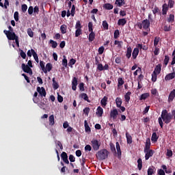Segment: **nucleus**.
<instances>
[{
	"instance_id": "obj_35",
	"label": "nucleus",
	"mask_w": 175,
	"mask_h": 175,
	"mask_svg": "<svg viewBox=\"0 0 175 175\" xmlns=\"http://www.w3.org/2000/svg\"><path fill=\"white\" fill-rule=\"evenodd\" d=\"M67 29H68V26H66V25H61L60 31H61L62 33H63V34L66 33Z\"/></svg>"
},
{
	"instance_id": "obj_34",
	"label": "nucleus",
	"mask_w": 175,
	"mask_h": 175,
	"mask_svg": "<svg viewBox=\"0 0 175 175\" xmlns=\"http://www.w3.org/2000/svg\"><path fill=\"white\" fill-rule=\"evenodd\" d=\"M49 125H51V126H53V125H54L55 124V122H54V115H51L49 116Z\"/></svg>"
},
{
	"instance_id": "obj_42",
	"label": "nucleus",
	"mask_w": 175,
	"mask_h": 175,
	"mask_svg": "<svg viewBox=\"0 0 175 175\" xmlns=\"http://www.w3.org/2000/svg\"><path fill=\"white\" fill-rule=\"evenodd\" d=\"M89 42H94L95 40V33L92 32L89 34Z\"/></svg>"
},
{
	"instance_id": "obj_1",
	"label": "nucleus",
	"mask_w": 175,
	"mask_h": 175,
	"mask_svg": "<svg viewBox=\"0 0 175 175\" xmlns=\"http://www.w3.org/2000/svg\"><path fill=\"white\" fill-rule=\"evenodd\" d=\"M173 117H174L173 113L168 112L166 109L163 110L161 117L158 119L161 128H163V122L167 124H170V122H172V120H173Z\"/></svg>"
},
{
	"instance_id": "obj_4",
	"label": "nucleus",
	"mask_w": 175,
	"mask_h": 175,
	"mask_svg": "<svg viewBox=\"0 0 175 175\" xmlns=\"http://www.w3.org/2000/svg\"><path fill=\"white\" fill-rule=\"evenodd\" d=\"M92 143V147L94 151H98L100 147V143L98 139H93L91 141Z\"/></svg>"
},
{
	"instance_id": "obj_64",
	"label": "nucleus",
	"mask_w": 175,
	"mask_h": 175,
	"mask_svg": "<svg viewBox=\"0 0 175 175\" xmlns=\"http://www.w3.org/2000/svg\"><path fill=\"white\" fill-rule=\"evenodd\" d=\"M14 18L15 21H18V12H14Z\"/></svg>"
},
{
	"instance_id": "obj_23",
	"label": "nucleus",
	"mask_w": 175,
	"mask_h": 175,
	"mask_svg": "<svg viewBox=\"0 0 175 175\" xmlns=\"http://www.w3.org/2000/svg\"><path fill=\"white\" fill-rule=\"evenodd\" d=\"M31 53L36 62H37V64H39V57L38 56V53H36L35 50L32 49H31Z\"/></svg>"
},
{
	"instance_id": "obj_28",
	"label": "nucleus",
	"mask_w": 175,
	"mask_h": 175,
	"mask_svg": "<svg viewBox=\"0 0 175 175\" xmlns=\"http://www.w3.org/2000/svg\"><path fill=\"white\" fill-rule=\"evenodd\" d=\"M100 103H101V106H103V107H106V105H107V96H104L101 99Z\"/></svg>"
},
{
	"instance_id": "obj_43",
	"label": "nucleus",
	"mask_w": 175,
	"mask_h": 175,
	"mask_svg": "<svg viewBox=\"0 0 175 175\" xmlns=\"http://www.w3.org/2000/svg\"><path fill=\"white\" fill-rule=\"evenodd\" d=\"M111 151L113 152V154H117V150H116V146L113 143L109 144Z\"/></svg>"
},
{
	"instance_id": "obj_9",
	"label": "nucleus",
	"mask_w": 175,
	"mask_h": 175,
	"mask_svg": "<svg viewBox=\"0 0 175 175\" xmlns=\"http://www.w3.org/2000/svg\"><path fill=\"white\" fill-rule=\"evenodd\" d=\"M61 158L64 163L69 165V160L68 159V154L66 152H62L61 154Z\"/></svg>"
},
{
	"instance_id": "obj_62",
	"label": "nucleus",
	"mask_w": 175,
	"mask_h": 175,
	"mask_svg": "<svg viewBox=\"0 0 175 175\" xmlns=\"http://www.w3.org/2000/svg\"><path fill=\"white\" fill-rule=\"evenodd\" d=\"M154 55H159V48H158V46H154Z\"/></svg>"
},
{
	"instance_id": "obj_19",
	"label": "nucleus",
	"mask_w": 175,
	"mask_h": 175,
	"mask_svg": "<svg viewBox=\"0 0 175 175\" xmlns=\"http://www.w3.org/2000/svg\"><path fill=\"white\" fill-rule=\"evenodd\" d=\"M79 97H81L82 99H84V100H86L88 103H91V100L88 98V95L85 93H81L79 95Z\"/></svg>"
},
{
	"instance_id": "obj_60",
	"label": "nucleus",
	"mask_w": 175,
	"mask_h": 175,
	"mask_svg": "<svg viewBox=\"0 0 175 175\" xmlns=\"http://www.w3.org/2000/svg\"><path fill=\"white\" fill-rule=\"evenodd\" d=\"M33 11L34 14H39V7L38 5H36L33 8Z\"/></svg>"
},
{
	"instance_id": "obj_16",
	"label": "nucleus",
	"mask_w": 175,
	"mask_h": 175,
	"mask_svg": "<svg viewBox=\"0 0 175 175\" xmlns=\"http://www.w3.org/2000/svg\"><path fill=\"white\" fill-rule=\"evenodd\" d=\"M167 10H169V6L167 3H164L162 6V14L163 16L167 14Z\"/></svg>"
},
{
	"instance_id": "obj_36",
	"label": "nucleus",
	"mask_w": 175,
	"mask_h": 175,
	"mask_svg": "<svg viewBox=\"0 0 175 175\" xmlns=\"http://www.w3.org/2000/svg\"><path fill=\"white\" fill-rule=\"evenodd\" d=\"M104 9H106V10H111L113 8V4L110 3H105L103 5Z\"/></svg>"
},
{
	"instance_id": "obj_14",
	"label": "nucleus",
	"mask_w": 175,
	"mask_h": 175,
	"mask_svg": "<svg viewBox=\"0 0 175 175\" xmlns=\"http://www.w3.org/2000/svg\"><path fill=\"white\" fill-rule=\"evenodd\" d=\"M175 77V72H171L167 74L165 77V81H169V80H173V79H174Z\"/></svg>"
},
{
	"instance_id": "obj_55",
	"label": "nucleus",
	"mask_w": 175,
	"mask_h": 175,
	"mask_svg": "<svg viewBox=\"0 0 175 175\" xmlns=\"http://www.w3.org/2000/svg\"><path fill=\"white\" fill-rule=\"evenodd\" d=\"M75 13H76V7L75 6V5H72L71 8V16L72 17H75Z\"/></svg>"
},
{
	"instance_id": "obj_44",
	"label": "nucleus",
	"mask_w": 175,
	"mask_h": 175,
	"mask_svg": "<svg viewBox=\"0 0 175 175\" xmlns=\"http://www.w3.org/2000/svg\"><path fill=\"white\" fill-rule=\"evenodd\" d=\"M49 43H51V47L53 49H57V46H58V43H57V41H54L53 40H50Z\"/></svg>"
},
{
	"instance_id": "obj_63",
	"label": "nucleus",
	"mask_w": 175,
	"mask_h": 175,
	"mask_svg": "<svg viewBox=\"0 0 175 175\" xmlns=\"http://www.w3.org/2000/svg\"><path fill=\"white\" fill-rule=\"evenodd\" d=\"M83 113L85 114V116H88V114H90V107H85L83 109Z\"/></svg>"
},
{
	"instance_id": "obj_39",
	"label": "nucleus",
	"mask_w": 175,
	"mask_h": 175,
	"mask_svg": "<svg viewBox=\"0 0 175 175\" xmlns=\"http://www.w3.org/2000/svg\"><path fill=\"white\" fill-rule=\"evenodd\" d=\"M170 59V58L169 57L168 55H165V58L163 60L164 68H166V66H167V64H169Z\"/></svg>"
},
{
	"instance_id": "obj_58",
	"label": "nucleus",
	"mask_w": 175,
	"mask_h": 175,
	"mask_svg": "<svg viewBox=\"0 0 175 175\" xmlns=\"http://www.w3.org/2000/svg\"><path fill=\"white\" fill-rule=\"evenodd\" d=\"M75 64H76V59L72 58V59H70V61L68 62V66L72 67V66L75 65Z\"/></svg>"
},
{
	"instance_id": "obj_52",
	"label": "nucleus",
	"mask_w": 175,
	"mask_h": 175,
	"mask_svg": "<svg viewBox=\"0 0 175 175\" xmlns=\"http://www.w3.org/2000/svg\"><path fill=\"white\" fill-rule=\"evenodd\" d=\"M157 77H158V74H156L155 72H152V81H153V83H155V81H157Z\"/></svg>"
},
{
	"instance_id": "obj_40",
	"label": "nucleus",
	"mask_w": 175,
	"mask_h": 175,
	"mask_svg": "<svg viewBox=\"0 0 175 175\" xmlns=\"http://www.w3.org/2000/svg\"><path fill=\"white\" fill-rule=\"evenodd\" d=\"M159 137L157 135V133H153L151 137V141L154 143L158 142Z\"/></svg>"
},
{
	"instance_id": "obj_50",
	"label": "nucleus",
	"mask_w": 175,
	"mask_h": 175,
	"mask_svg": "<svg viewBox=\"0 0 175 175\" xmlns=\"http://www.w3.org/2000/svg\"><path fill=\"white\" fill-rule=\"evenodd\" d=\"M168 23H174V14H170V16L167 18Z\"/></svg>"
},
{
	"instance_id": "obj_32",
	"label": "nucleus",
	"mask_w": 175,
	"mask_h": 175,
	"mask_svg": "<svg viewBox=\"0 0 175 175\" xmlns=\"http://www.w3.org/2000/svg\"><path fill=\"white\" fill-rule=\"evenodd\" d=\"M150 96V93H144L141 95L139 100H146Z\"/></svg>"
},
{
	"instance_id": "obj_22",
	"label": "nucleus",
	"mask_w": 175,
	"mask_h": 175,
	"mask_svg": "<svg viewBox=\"0 0 175 175\" xmlns=\"http://www.w3.org/2000/svg\"><path fill=\"white\" fill-rule=\"evenodd\" d=\"M126 57L128 58V59L132 57V48L131 46L127 48Z\"/></svg>"
},
{
	"instance_id": "obj_21",
	"label": "nucleus",
	"mask_w": 175,
	"mask_h": 175,
	"mask_svg": "<svg viewBox=\"0 0 175 175\" xmlns=\"http://www.w3.org/2000/svg\"><path fill=\"white\" fill-rule=\"evenodd\" d=\"M116 150H117V154L118 157H121L122 155V152H121V146H120L119 142H116Z\"/></svg>"
},
{
	"instance_id": "obj_17",
	"label": "nucleus",
	"mask_w": 175,
	"mask_h": 175,
	"mask_svg": "<svg viewBox=\"0 0 175 175\" xmlns=\"http://www.w3.org/2000/svg\"><path fill=\"white\" fill-rule=\"evenodd\" d=\"M157 172V169L155 168V167L152 166V167H149L148 169V175H153L154 173H155Z\"/></svg>"
},
{
	"instance_id": "obj_45",
	"label": "nucleus",
	"mask_w": 175,
	"mask_h": 175,
	"mask_svg": "<svg viewBox=\"0 0 175 175\" xmlns=\"http://www.w3.org/2000/svg\"><path fill=\"white\" fill-rule=\"evenodd\" d=\"M124 83L125 81H124V79H122V77L118 79V87H121V85H124Z\"/></svg>"
},
{
	"instance_id": "obj_46",
	"label": "nucleus",
	"mask_w": 175,
	"mask_h": 175,
	"mask_svg": "<svg viewBox=\"0 0 175 175\" xmlns=\"http://www.w3.org/2000/svg\"><path fill=\"white\" fill-rule=\"evenodd\" d=\"M45 69H46V72H51V69H53V64L51 63L46 64Z\"/></svg>"
},
{
	"instance_id": "obj_31",
	"label": "nucleus",
	"mask_w": 175,
	"mask_h": 175,
	"mask_svg": "<svg viewBox=\"0 0 175 175\" xmlns=\"http://www.w3.org/2000/svg\"><path fill=\"white\" fill-rule=\"evenodd\" d=\"M116 107H121V105H122V99L120 97H117L116 99Z\"/></svg>"
},
{
	"instance_id": "obj_15",
	"label": "nucleus",
	"mask_w": 175,
	"mask_h": 175,
	"mask_svg": "<svg viewBox=\"0 0 175 175\" xmlns=\"http://www.w3.org/2000/svg\"><path fill=\"white\" fill-rule=\"evenodd\" d=\"M152 12L154 16V17L157 16V14H161V10H159V8L158 6L155 5L154 8H152Z\"/></svg>"
},
{
	"instance_id": "obj_7",
	"label": "nucleus",
	"mask_w": 175,
	"mask_h": 175,
	"mask_svg": "<svg viewBox=\"0 0 175 175\" xmlns=\"http://www.w3.org/2000/svg\"><path fill=\"white\" fill-rule=\"evenodd\" d=\"M174 98H175V89L171 91L168 96V100H167L168 103H172V102L174 100Z\"/></svg>"
},
{
	"instance_id": "obj_29",
	"label": "nucleus",
	"mask_w": 175,
	"mask_h": 175,
	"mask_svg": "<svg viewBox=\"0 0 175 175\" xmlns=\"http://www.w3.org/2000/svg\"><path fill=\"white\" fill-rule=\"evenodd\" d=\"M53 81V88L55 90H58V88H59V85L58 84V82L55 81V78H53L52 79Z\"/></svg>"
},
{
	"instance_id": "obj_33",
	"label": "nucleus",
	"mask_w": 175,
	"mask_h": 175,
	"mask_svg": "<svg viewBox=\"0 0 175 175\" xmlns=\"http://www.w3.org/2000/svg\"><path fill=\"white\" fill-rule=\"evenodd\" d=\"M126 24V19L125 18H120L118 21V25H122L124 27Z\"/></svg>"
},
{
	"instance_id": "obj_61",
	"label": "nucleus",
	"mask_w": 175,
	"mask_h": 175,
	"mask_svg": "<svg viewBox=\"0 0 175 175\" xmlns=\"http://www.w3.org/2000/svg\"><path fill=\"white\" fill-rule=\"evenodd\" d=\"M79 90L81 91L82 92L85 91V90L84 89V83H79Z\"/></svg>"
},
{
	"instance_id": "obj_5",
	"label": "nucleus",
	"mask_w": 175,
	"mask_h": 175,
	"mask_svg": "<svg viewBox=\"0 0 175 175\" xmlns=\"http://www.w3.org/2000/svg\"><path fill=\"white\" fill-rule=\"evenodd\" d=\"M144 152L145 153L146 161H148V159H150V158H151V157H152V155H154L155 151H154L152 149H149L147 150H144Z\"/></svg>"
},
{
	"instance_id": "obj_53",
	"label": "nucleus",
	"mask_w": 175,
	"mask_h": 175,
	"mask_svg": "<svg viewBox=\"0 0 175 175\" xmlns=\"http://www.w3.org/2000/svg\"><path fill=\"white\" fill-rule=\"evenodd\" d=\"M27 35H29L30 38H33V31H32V29H27Z\"/></svg>"
},
{
	"instance_id": "obj_27",
	"label": "nucleus",
	"mask_w": 175,
	"mask_h": 175,
	"mask_svg": "<svg viewBox=\"0 0 175 175\" xmlns=\"http://www.w3.org/2000/svg\"><path fill=\"white\" fill-rule=\"evenodd\" d=\"M45 64H46V63H44V62H43V61L40 62V66L42 72H44V73H47V69H46V67H44Z\"/></svg>"
},
{
	"instance_id": "obj_49",
	"label": "nucleus",
	"mask_w": 175,
	"mask_h": 175,
	"mask_svg": "<svg viewBox=\"0 0 175 175\" xmlns=\"http://www.w3.org/2000/svg\"><path fill=\"white\" fill-rule=\"evenodd\" d=\"M113 38H114V39H118V38H120V30L116 29L114 31Z\"/></svg>"
},
{
	"instance_id": "obj_59",
	"label": "nucleus",
	"mask_w": 175,
	"mask_h": 175,
	"mask_svg": "<svg viewBox=\"0 0 175 175\" xmlns=\"http://www.w3.org/2000/svg\"><path fill=\"white\" fill-rule=\"evenodd\" d=\"M167 6H168V8H170V9H172V8H173V6H174V1L169 0Z\"/></svg>"
},
{
	"instance_id": "obj_38",
	"label": "nucleus",
	"mask_w": 175,
	"mask_h": 175,
	"mask_svg": "<svg viewBox=\"0 0 175 175\" xmlns=\"http://www.w3.org/2000/svg\"><path fill=\"white\" fill-rule=\"evenodd\" d=\"M137 163L138 170H141L142 168L143 167V161L142 160L141 158L137 159Z\"/></svg>"
},
{
	"instance_id": "obj_47",
	"label": "nucleus",
	"mask_w": 175,
	"mask_h": 175,
	"mask_svg": "<svg viewBox=\"0 0 175 175\" xmlns=\"http://www.w3.org/2000/svg\"><path fill=\"white\" fill-rule=\"evenodd\" d=\"M159 40H161V38L155 37L154 39V47H157L158 46V43H159Z\"/></svg>"
},
{
	"instance_id": "obj_26",
	"label": "nucleus",
	"mask_w": 175,
	"mask_h": 175,
	"mask_svg": "<svg viewBox=\"0 0 175 175\" xmlns=\"http://www.w3.org/2000/svg\"><path fill=\"white\" fill-rule=\"evenodd\" d=\"M131 95H132V92H128L125 95H124V99L125 101L127 103H129V100H131Z\"/></svg>"
},
{
	"instance_id": "obj_37",
	"label": "nucleus",
	"mask_w": 175,
	"mask_h": 175,
	"mask_svg": "<svg viewBox=\"0 0 175 175\" xmlns=\"http://www.w3.org/2000/svg\"><path fill=\"white\" fill-rule=\"evenodd\" d=\"M115 3L118 5L119 8H121L122 5H125V0H116Z\"/></svg>"
},
{
	"instance_id": "obj_10",
	"label": "nucleus",
	"mask_w": 175,
	"mask_h": 175,
	"mask_svg": "<svg viewBox=\"0 0 175 175\" xmlns=\"http://www.w3.org/2000/svg\"><path fill=\"white\" fill-rule=\"evenodd\" d=\"M117 116H118V111L117 110V109L111 110V112H110L111 118H113V120H116Z\"/></svg>"
},
{
	"instance_id": "obj_2",
	"label": "nucleus",
	"mask_w": 175,
	"mask_h": 175,
	"mask_svg": "<svg viewBox=\"0 0 175 175\" xmlns=\"http://www.w3.org/2000/svg\"><path fill=\"white\" fill-rule=\"evenodd\" d=\"M109 152L107 151V149H103L99 150L96 154V157L99 161H104L105 159H107L109 157Z\"/></svg>"
},
{
	"instance_id": "obj_3",
	"label": "nucleus",
	"mask_w": 175,
	"mask_h": 175,
	"mask_svg": "<svg viewBox=\"0 0 175 175\" xmlns=\"http://www.w3.org/2000/svg\"><path fill=\"white\" fill-rule=\"evenodd\" d=\"M3 33H5L8 40H14V39L18 37V36L16 35V33L8 31V30H4Z\"/></svg>"
},
{
	"instance_id": "obj_8",
	"label": "nucleus",
	"mask_w": 175,
	"mask_h": 175,
	"mask_svg": "<svg viewBox=\"0 0 175 175\" xmlns=\"http://www.w3.org/2000/svg\"><path fill=\"white\" fill-rule=\"evenodd\" d=\"M37 92L40 95V96H46V90L44 88L42 87H37Z\"/></svg>"
},
{
	"instance_id": "obj_20",
	"label": "nucleus",
	"mask_w": 175,
	"mask_h": 175,
	"mask_svg": "<svg viewBox=\"0 0 175 175\" xmlns=\"http://www.w3.org/2000/svg\"><path fill=\"white\" fill-rule=\"evenodd\" d=\"M137 55H139V48H135L132 53V57L133 59H136V58H137Z\"/></svg>"
},
{
	"instance_id": "obj_11",
	"label": "nucleus",
	"mask_w": 175,
	"mask_h": 175,
	"mask_svg": "<svg viewBox=\"0 0 175 175\" xmlns=\"http://www.w3.org/2000/svg\"><path fill=\"white\" fill-rule=\"evenodd\" d=\"M72 90L76 91L77 90V78L74 77L72 81Z\"/></svg>"
},
{
	"instance_id": "obj_51",
	"label": "nucleus",
	"mask_w": 175,
	"mask_h": 175,
	"mask_svg": "<svg viewBox=\"0 0 175 175\" xmlns=\"http://www.w3.org/2000/svg\"><path fill=\"white\" fill-rule=\"evenodd\" d=\"M81 28H83V26H81V23H80V21H77L75 25V29H81Z\"/></svg>"
},
{
	"instance_id": "obj_54",
	"label": "nucleus",
	"mask_w": 175,
	"mask_h": 175,
	"mask_svg": "<svg viewBox=\"0 0 175 175\" xmlns=\"http://www.w3.org/2000/svg\"><path fill=\"white\" fill-rule=\"evenodd\" d=\"M28 9V6L27 5V4H23L21 5V10L23 12V13H25V12H27Z\"/></svg>"
},
{
	"instance_id": "obj_6",
	"label": "nucleus",
	"mask_w": 175,
	"mask_h": 175,
	"mask_svg": "<svg viewBox=\"0 0 175 175\" xmlns=\"http://www.w3.org/2000/svg\"><path fill=\"white\" fill-rule=\"evenodd\" d=\"M22 69L25 73H29V75H32V69L29 67L28 65H25V64H22Z\"/></svg>"
},
{
	"instance_id": "obj_12",
	"label": "nucleus",
	"mask_w": 175,
	"mask_h": 175,
	"mask_svg": "<svg viewBox=\"0 0 175 175\" xmlns=\"http://www.w3.org/2000/svg\"><path fill=\"white\" fill-rule=\"evenodd\" d=\"M161 70H162V64H159L155 66L153 73H156V75H159L161 73Z\"/></svg>"
},
{
	"instance_id": "obj_57",
	"label": "nucleus",
	"mask_w": 175,
	"mask_h": 175,
	"mask_svg": "<svg viewBox=\"0 0 175 175\" xmlns=\"http://www.w3.org/2000/svg\"><path fill=\"white\" fill-rule=\"evenodd\" d=\"M103 27L104 29H109V24L107 23V21H103Z\"/></svg>"
},
{
	"instance_id": "obj_25",
	"label": "nucleus",
	"mask_w": 175,
	"mask_h": 175,
	"mask_svg": "<svg viewBox=\"0 0 175 175\" xmlns=\"http://www.w3.org/2000/svg\"><path fill=\"white\" fill-rule=\"evenodd\" d=\"M151 147V141H150V139H146V145L144 150H150Z\"/></svg>"
},
{
	"instance_id": "obj_18",
	"label": "nucleus",
	"mask_w": 175,
	"mask_h": 175,
	"mask_svg": "<svg viewBox=\"0 0 175 175\" xmlns=\"http://www.w3.org/2000/svg\"><path fill=\"white\" fill-rule=\"evenodd\" d=\"M96 114L98 116V117H102V116H103V108H102L100 106L98 107Z\"/></svg>"
},
{
	"instance_id": "obj_56",
	"label": "nucleus",
	"mask_w": 175,
	"mask_h": 175,
	"mask_svg": "<svg viewBox=\"0 0 175 175\" xmlns=\"http://www.w3.org/2000/svg\"><path fill=\"white\" fill-rule=\"evenodd\" d=\"M163 31H165V32H170V31H172V28H170V25H165L163 27Z\"/></svg>"
},
{
	"instance_id": "obj_41",
	"label": "nucleus",
	"mask_w": 175,
	"mask_h": 175,
	"mask_svg": "<svg viewBox=\"0 0 175 175\" xmlns=\"http://www.w3.org/2000/svg\"><path fill=\"white\" fill-rule=\"evenodd\" d=\"M63 58L62 65L65 68H68V59H66V56L64 55Z\"/></svg>"
},
{
	"instance_id": "obj_48",
	"label": "nucleus",
	"mask_w": 175,
	"mask_h": 175,
	"mask_svg": "<svg viewBox=\"0 0 175 175\" xmlns=\"http://www.w3.org/2000/svg\"><path fill=\"white\" fill-rule=\"evenodd\" d=\"M83 33L81 31V29H77L75 31V38H79V36H81Z\"/></svg>"
},
{
	"instance_id": "obj_13",
	"label": "nucleus",
	"mask_w": 175,
	"mask_h": 175,
	"mask_svg": "<svg viewBox=\"0 0 175 175\" xmlns=\"http://www.w3.org/2000/svg\"><path fill=\"white\" fill-rule=\"evenodd\" d=\"M142 27L144 29H148L150 28V21L145 19L142 21Z\"/></svg>"
},
{
	"instance_id": "obj_30",
	"label": "nucleus",
	"mask_w": 175,
	"mask_h": 175,
	"mask_svg": "<svg viewBox=\"0 0 175 175\" xmlns=\"http://www.w3.org/2000/svg\"><path fill=\"white\" fill-rule=\"evenodd\" d=\"M84 126L85 132L90 133L91 132V127L88 125V122L87 120L84 121Z\"/></svg>"
},
{
	"instance_id": "obj_24",
	"label": "nucleus",
	"mask_w": 175,
	"mask_h": 175,
	"mask_svg": "<svg viewBox=\"0 0 175 175\" xmlns=\"http://www.w3.org/2000/svg\"><path fill=\"white\" fill-rule=\"evenodd\" d=\"M126 139L128 144H132V136L128 132L126 133Z\"/></svg>"
}]
</instances>
